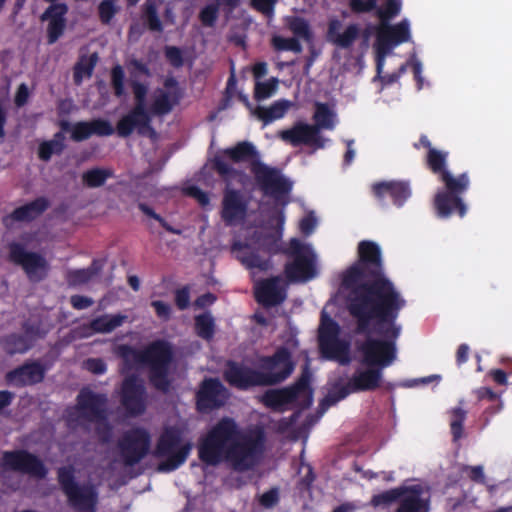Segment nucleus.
Segmentation results:
<instances>
[{
  "label": "nucleus",
  "instance_id": "obj_1",
  "mask_svg": "<svg viewBox=\"0 0 512 512\" xmlns=\"http://www.w3.org/2000/svg\"><path fill=\"white\" fill-rule=\"evenodd\" d=\"M243 162H249L250 171L264 194L280 198L292 190V183L282 175L280 169L261 161L260 153L253 143L240 141L233 147L221 150L211 160V167L226 184L220 216L227 226L243 222L248 215L249 200L241 190L231 187L234 179L242 185L248 179L243 170L236 169L232 165V163Z\"/></svg>",
  "mask_w": 512,
  "mask_h": 512
},
{
  "label": "nucleus",
  "instance_id": "obj_2",
  "mask_svg": "<svg viewBox=\"0 0 512 512\" xmlns=\"http://www.w3.org/2000/svg\"><path fill=\"white\" fill-rule=\"evenodd\" d=\"M266 450L262 428L241 429L231 417L219 419L198 442V458L208 466L228 464L236 472L257 467Z\"/></svg>",
  "mask_w": 512,
  "mask_h": 512
},
{
  "label": "nucleus",
  "instance_id": "obj_3",
  "mask_svg": "<svg viewBox=\"0 0 512 512\" xmlns=\"http://www.w3.org/2000/svg\"><path fill=\"white\" fill-rule=\"evenodd\" d=\"M407 302H391L388 306L374 304L347 305L350 316L356 322L357 334H370L372 331L381 338L368 337L359 346L361 363L381 370L390 366L396 358V340L402 327L397 324L400 312Z\"/></svg>",
  "mask_w": 512,
  "mask_h": 512
},
{
  "label": "nucleus",
  "instance_id": "obj_4",
  "mask_svg": "<svg viewBox=\"0 0 512 512\" xmlns=\"http://www.w3.org/2000/svg\"><path fill=\"white\" fill-rule=\"evenodd\" d=\"M358 261L343 274L342 286L349 291L347 305L406 301L394 283L385 275L379 245L370 240L358 244Z\"/></svg>",
  "mask_w": 512,
  "mask_h": 512
},
{
  "label": "nucleus",
  "instance_id": "obj_5",
  "mask_svg": "<svg viewBox=\"0 0 512 512\" xmlns=\"http://www.w3.org/2000/svg\"><path fill=\"white\" fill-rule=\"evenodd\" d=\"M294 368L291 352L286 347H279L273 355L259 358V369L244 362L228 360L223 377L231 387L247 391L254 387L278 385L290 377Z\"/></svg>",
  "mask_w": 512,
  "mask_h": 512
},
{
  "label": "nucleus",
  "instance_id": "obj_6",
  "mask_svg": "<svg viewBox=\"0 0 512 512\" xmlns=\"http://www.w3.org/2000/svg\"><path fill=\"white\" fill-rule=\"evenodd\" d=\"M352 12L369 13L375 11L380 20L377 28L376 48L378 59L376 68L378 74L382 71L383 62L380 56L388 53L393 47L410 40V28L407 19H403L395 25L389 22L400 14L401 0H349Z\"/></svg>",
  "mask_w": 512,
  "mask_h": 512
},
{
  "label": "nucleus",
  "instance_id": "obj_7",
  "mask_svg": "<svg viewBox=\"0 0 512 512\" xmlns=\"http://www.w3.org/2000/svg\"><path fill=\"white\" fill-rule=\"evenodd\" d=\"M448 152L438 149H430L426 155V166L439 180L444 184V188L438 190L434 197V208L437 216L448 218L457 213L464 217L467 207L462 199V195L470 186L468 173L464 172L458 176H453L447 169Z\"/></svg>",
  "mask_w": 512,
  "mask_h": 512
},
{
  "label": "nucleus",
  "instance_id": "obj_8",
  "mask_svg": "<svg viewBox=\"0 0 512 512\" xmlns=\"http://www.w3.org/2000/svg\"><path fill=\"white\" fill-rule=\"evenodd\" d=\"M120 357L125 360L132 358L135 363L148 369V380L153 388L164 394L171 389V365L174 362L173 345L164 339H156L148 343L143 349L123 344L118 348Z\"/></svg>",
  "mask_w": 512,
  "mask_h": 512
},
{
  "label": "nucleus",
  "instance_id": "obj_9",
  "mask_svg": "<svg viewBox=\"0 0 512 512\" xmlns=\"http://www.w3.org/2000/svg\"><path fill=\"white\" fill-rule=\"evenodd\" d=\"M281 235L265 234L254 243L234 242L232 252L236 253V259L249 270L266 272L272 268L271 257L283 254Z\"/></svg>",
  "mask_w": 512,
  "mask_h": 512
},
{
  "label": "nucleus",
  "instance_id": "obj_10",
  "mask_svg": "<svg viewBox=\"0 0 512 512\" xmlns=\"http://www.w3.org/2000/svg\"><path fill=\"white\" fill-rule=\"evenodd\" d=\"M310 382L311 373L308 367H305L292 385L265 391L261 402L265 407L277 412H284L287 405L294 403H297L300 409H308L313 403V389Z\"/></svg>",
  "mask_w": 512,
  "mask_h": 512
},
{
  "label": "nucleus",
  "instance_id": "obj_11",
  "mask_svg": "<svg viewBox=\"0 0 512 512\" xmlns=\"http://www.w3.org/2000/svg\"><path fill=\"white\" fill-rule=\"evenodd\" d=\"M131 87L134 94L135 105L117 122V134L122 138H127L133 133L134 129H137L139 135H149L152 137L156 132L151 126L152 118L146 108L148 87L138 81H132Z\"/></svg>",
  "mask_w": 512,
  "mask_h": 512
},
{
  "label": "nucleus",
  "instance_id": "obj_12",
  "mask_svg": "<svg viewBox=\"0 0 512 512\" xmlns=\"http://www.w3.org/2000/svg\"><path fill=\"white\" fill-rule=\"evenodd\" d=\"M191 448V443L183 441V433L178 427H165L154 450L156 457L165 458L158 464L157 470L166 473L176 470L186 461Z\"/></svg>",
  "mask_w": 512,
  "mask_h": 512
},
{
  "label": "nucleus",
  "instance_id": "obj_13",
  "mask_svg": "<svg viewBox=\"0 0 512 512\" xmlns=\"http://www.w3.org/2000/svg\"><path fill=\"white\" fill-rule=\"evenodd\" d=\"M57 479L62 492L67 497L68 504L76 512H96L97 488L93 484H79L72 466L58 468Z\"/></svg>",
  "mask_w": 512,
  "mask_h": 512
},
{
  "label": "nucleus",
  "instance_id": "obj_14",
  "mask_svg": "<svg viewBox=\"0 0 512 512\" xmlns=\"http://www.w3.org/2000/svg\"><path fill=\"white\" fill-rule=\"evenodd\" d=\"M283 254L293 259L284 266V275L289 283H303L315 277V255L308 244L292 238Z\"/></svg>",
  "mask_w": 512,
  "mask_h": 512
},
{
  "label": "nucleus",
  "instance_id": "obj_15",
  "mask_svg": "<svg viewBox=\"0 0 512 512\" xmlns=\"http://www.w3.org/2000/svg\"><path fill=\"white\" fill-rule=\"evenodd\" d=\"M108 398L105 394L82 389L77 396L76 408L81 418L96 423V433L102 442L109 441L112 428L107 421Z\"/></svg>",
  "mask_w": 512,
  "mask_h": 512
},
{
  "label": "nucleus",
  "instance_id": "obj_16",
  "mask_svg": "<svg viewBox=\"0 0 512 512\" xmlns=\"http://www.w3.org/2000/svg\"><path fill=\"white\" fill-rule=\"evenodd\" d=\"M340 325L322 312L318 327V347L322 358L348 363L349 343L340 339Z\"/></svg>",
  "mask_w": 512,
  "mask_h": 512
},
{
  "label": "nucleus",
  "instance_id": "obj_17",
  "mask_svg": "<svg viewBox=\"0 0 512 512\" xmlns=\"http://www.w3.org/2000/svg\"><path fill=\"white\" fill-rule=\"evenodd\" d=\"M8 251L9 261L20 266L30 282L38 283L47 277L50 265L44 256L27 251L22 243L15 241L8 244Z\"/></svg>",
  "mask_w": 512,
  "mask_h": 512
},
{
  "label": "nucleus",
  "instance_id": "obj_18",
  "mask_svg": "<svg viewBox=\"0 0 512 512\" xmlns=\"http://www.w3.org/2000/svg\"><path fill=\"white\" fill-rule=\"evenodd\" d=\"M151 445L149 432L141 427L126 431L118 441L120 456L125 466L138 464L148 454Z\"/></svg>",
  "mask_w": 512,
  "mask_h": 512
},
{
  "label": "nucleus",
  "instance_id": "obj_19",
  "mask_svg": "<svg viewBox=\"0 0 512 512\" xmlns=\"http://www.w3.org/2000/svg\"><path fill=\"white\" fill-rule=\"evenodd\" d=\"M0 465L3 470L20 472L37 479H44L48 474L44 462L25 449L4 451Z\"/></svg>",
  "mask_w": 512,
  "mask_h": 512
},
{
  "label": "nucleus",
  "instance_id": "obj_20",
  "mask_svg": "<svg viewBox=\"0 0 512 512\" xmlns=\"http://www.w3.org/2000/svg\"><path fill=\"white\" fill-rule=\"evenodd\" d=\"M146 388L142 379L132 374L125 377L120 388V403L129 416H140L146 410Z\"/></svg>",
  "mask_w": 512,
  "mask_h": 512
},
{
  "label": "nucleus",
  "instance_id": "obj_21",
  "mask_svg": "<svg viewBox=\"0 0 512 512\" xmlns=\"http://www.w3.org/2000/svg\"><path fill=\"white\" fill-rule=\"evenodd\" d=\"M195 398L197 411L207 413L225 404L227 389L218 378H206L201 382Z\"/></svg>",
  "mask_w": 512,
  "mask_h": 512
},
{
  "label": "nucleus",
  "instance_id": "obj_22",
  "mask_svg": "<svg viewBox=\"0 0 512 512\" xmlns=\"http://www.w3.org/2000/svg\"><path fill=\"white\" fill-rule=\"evenodd\" d=\"M278 136L293 147L305 145L322 149L326 142L321 133L317 132L316 127L302 121L296 122L290 129L279 131Z\"/></svg>",
  "mask_w": 512,
  "mask_h": 512
},
{
  "label": "nucleus",
  "instance_id": "obj_23",
  "mask_svg": "<svg viewBox=\"0 0 512 512\" xmlns=\"http://www.w3.org/2000/svg\"><path fill=\"white\" fill-rule=\"evenodd\" d=\"M254 297L265 308L281 305L287 298V289L282 284L281 276L258 280L254 286Z\"/></svg>",
  "mask_w": 512,
  "mask_h": 512
},
{
  "label": "nucleus",
  "instance_id": "obj_24",
  "mask_svg": "<svg viewBox=\"0 0 512 512\" xmlns=\"http://www.w3.org/2000/svg\"><path fill=\"white\" fill-rule=\"evenodd\" d=\"M69 7L66 3L59 5H48L39 19L42 23H46V40L47 44L56 43L65 33L67 28V14Z\"/></svg>",
  "mask_w": 512,
  "mask_h": 512
},
{
  "label": "nucleus",
  "instance_id": "obj_25",
  "mask_svg": "<svg viewBox=\"0 0 512 512\" xmlns=\"http://www.w3.org/2000/svg\"><path fill=\"white\" fill-rule=\"evenodd\" d=\"M46 374V367L39 361H26L22 365L8 371L5 381L15 387L32 386L41 383Z\"/></svg>",
  "mask_w": 512,
  "mask_h": 512
},
{
  "label": "nucleus",
  "instance_id": "obj_26",
  "mask_svg": "<svg viewBox=\"0 0 512 512\" xmlns=\"http://www.w3.org/2000/svg\"><path fill=\"white\" fill-rule=\"evenodd\" d=\"M371 191L380 203L384 204L386 197H389L397 207H402L412 194L410 183L404 180L376 182L372 184Z\"/></svg>",
  "mask_w": 512,
  "mask_h": 512
},
{
  "label": "nucleus",
  "instance_id": "obj_27",
  "mask_svg": "<svg viewBox=\"0 0 512 512\" xmlns=\"http://www.w3.org/2000/svg\"><path fill=\"white\" fill-rule=\"evenodd\" d=\"M114 128L108 120L97 118L91 121H79L72 125L71 139L75 142L87 140L92 135L110 136Z\"/></svg>",
  "mask_w": 512,
  "mask_h": 512
},
{
  "label": "nucleus",
  "instance_id": "obj_28",
  "mask_svg": "<svg viewBox=\"0 0 512 512\" xmlns=\"http://www.w3.org/2000/svg\"><path fill=\"white\" fill-rule=\"evenodd\" d=\"M342 22L338 19H331L328 23V39L338 48L348 50L360 36L358 24H349L343 32H340Z\"/></svg>",
  "mask_w": 512,
  "mask_h": 512
},
{
  "label": "nucleus",
  "instance_id": "obj_29",
  "mask_svg": "<svg viewBox=\"0 0 512 512\" xmlns=\"http://www.w3.org/2000/svg\"><path fill=\"white\" fill-rule=\"evenodd\" d=\"M382 371L374 366H367L364 370L358 369L349 379V387L355 392L374 391L380 387Z\"/></svg>",
  "mask_w": 512,
  "mask_h": 512
},
{
  "label": "nucleus",
  "instance_id": "obj_30",
  "mask_svg": "<svg viewBox=\"0 0 512 512\" xmlns=\"http://www.w3.org/2000/svg\"><path fill=\"white\" fill-rule=\"evenodd\" d=\"M50 206L47 198L41 196L20 207L15 208L9 215L4 217L3 222H31L42 215Z\"/></svg>",
  "mask_w": 512,
  "mask_h": 512
},
{
  "label": "nucleus",
  "instance_id": "obj_31",
  "mask_svg": "<svg viewBox=\"0 0 512 512\" xmlns=\"http://www.w3.org/2000/svg\"><path fill=\"white\" fill-rule=\"evenodd\" d=\"M403 491L395 512H429V503L422 498L420 485L403 486Z\"/></svg>",
  "mask_w": 512,
  "mask_h": 512
},
{
  "label": "nucleus",
  "instance_id": "obj_32",
  "mask_svg": "<svg viewBox=\"0 0 512 512\" xmlns=\"http://www.w3.org/2000/svg\"><path fill=\"white\" fill-rule=\"evenodd\" d=\"M127 315L123 314H103L92 319L89 324L83 325L81 329L85 332L82 334L84 337L91 336L95 333H111L118 327L122 326L127 320Z\"/></svg>",
  "mask_w": 512,
  "mask_h": 512
},
{
  "label": "nucleus",
  "instance_id": "obj_33",
  "mask_svg": "<svg viewBox=\"0 0 512 512\" xmlns=\"http://www.w3.org/2000/svg\"><path fill=\"white\" fill-rule=\"evenodd\" d=\"M0 346L7 355L13 356L29 351L32 348V341L23 334L10 333L0 338Z\"/></svg>",
  "mask_w": 512,
  "mask_h": 512
},
{
  "label": "nucleus",
  "instance_id": "obj_34",
  "mask_svg": "<svg viewBox=\"0 0 512 512\" xmlns=\"http://www.w3.org/2000/svg\"><path fill=\"white\" fill-rule=\"evenodd\" d=\"M66 137L62 131L56 132L50 140L42 141L38 146V158L41 161H50L53 155H61L66 148Z\"/></svg>",
  "mask_w": 512,
  "mask_h": 512
},
{
  "label": "nucleus",
  "instance_id": "obj_35",
  "mask_svg": "<svg viewBox=\"0 0 512 512\" xmlns=\"http://www.w3.org/2000/svg\"><path fill=\"white\" fill-rule=\"evenodd\" d=\"M291 105V101L281 99L275 101L269 107L258 106L255 110V114L264 123V125H267L275 120L283 118Z\"/></svg>",
  "mask_w": 512,
  "mask_h": 512
},
{
  "label": "nucleus",
  "instance_id": "obj_36",
  "mask_svg": "<svg viewBox=\"0 0 512 512\" xmlns=\"http://www.w3.org/2000/svg\"><path fill=\"white\" fill-rule=\"evenodd\" d=\"M181 93L178 89L174 92H161L157 95L151 105V113L158 116H163L170 113L173 107L179 103Z\"/></svg>",
  "mask_w": 512,
  "mask_h": 512
},
{
  "label": "nucleus",
  "instance_id": "obj_37",
  "mask_svg": "<svg viewBox=\"0 0 512 512\" xmlns=\"http://www.w3.org/2000/svg\"><path fill=\"white\" fill-rule=\"evenodd\" d=\"M335 117L336 114L327 103L316 102L313 114L314 124L311 125L317 128L318 133H320L321 129L333 130L335 127Z\"/></svg>",
  "mask_w": 512,
  "mask_h": 512
},
{
  "label": "nucleus",
  "instance_id": "obj_38",
  "mask_svg": "<svg viewBox=\"0 0 512 512\" xmlns=\"http://www.w3.org/2000/svg\"><path fill=\"white\" fill-rule=\"evenodd\" d=\"M142 19L151 32H163L164 27L158 15L157 0H145L142 6Z\"/></svg>",
  "mask_w": 512,
  "mask_h": 512
},
{
  "label": "nucleus",
  "instance_id": "obj_39",
  "mask_svg": "<svg viewBox=\"0 0 512 512\" xmlns=\"http://www.w3.org/2000/svg\"><path fill=\"white\" fill-rule=\"evenodd\" d=\"M98 61L96 53L89 57L82 56L73 68V80L76 85H80L84 77H91L93 70Z\"/></svg>",
  "mask_w": 512,
  "mask_h": 512
},
{
  "label": "nucleus",
  "instance_id": "obj_40",
  "mask_svg": "<svg viewBox=\"0 0 512 512\" xmlns=\"http://www.w3.org/2000/svg\"><path fill=\"white\" fill-rule=\"evenodd\" d=\"M287 26L297 39H303L308 43L313 41V32L306 19L299 16H292L288 19Z\"/></svg>",
  "mask_w": 512,
  "mask_h": 512
},
{
  "label": "nucleus",
  "instance_id": "obj_41",
  "mask_svg": "<svg viewBox=\"0 0 512 512\" xmlns=\"http://www.w3.org/2000/svg\"><path fill=\"white\" fill-rule=\"evenodd\" d=\"M113 177V171L106 168H92L85 171L82 181L89 188H98L105 184L108 178Z\"/></svg>",
  "mask_w": 512,
  "mask_h": 512
},
{
  "label": "nucleus",
  "instance_id": "obj_42",
  "mask_svg": "<svg viewBox=\"0 0 512 512\" xmlns=\"http://www.w3.org/2000/svg\"><path fill=\"white\" fill-rule=\"evenodd\" d=\"M195 331L200 338L207 341L211 340L215 334L213 317L209 313L195 316Z\"/></svg>",
  "mask_w": 512,
  "mask_h": 512
},
{
  "label": "nucleus",
  "instance_id": "obj_43",
  "mask_svg": "<svg viewBox=\"0 0 512 512\" xmlns=\"http://www.w3.org/2000/svg\"><path fill=\"white\" fill-rule=\"evenodd\" d=\"M450 431L454 442L459 441L463 437L464 422L467 418V411L461 407H454L450 411Z\"/></svg>",
  "mask_w": 512,
  "mask_h": 512
},
{
  "label": "nucleus",
  "instance_id": "obj_44",
  "mask_svg": "<svg viewBox=\"0 0 512 512\" xmlns=\"http://www.w3.org/2000/svg\"><path fill=\"white\" fill-rule=\"evenodd\" d=\"M403 492V486H400L375 494L371 498V505L379 507L390 505L393 502H398L403 495Z\"/></svg>",
  "mask_w": 512,
  "mask_h": 512
},
{
  "label": "nucleus",
  "instance_id": "obj_45",
  "mask_svg": "<svg viewBox=\"0 0 512 512\" xmlns=\"http://www.w3.org/2000/svg\"><path fill=\"white\" fill-rule=\"evenodd\" d=\"M271 44L276 51H292L297 54L302 52V45L296 37L285 38L275 35L271 39Z\"/></svg>",
  "mask_w": 512,
  "mask_h": 512
},
{
  "label": "nucleus",
  "instance_id": "obj_46",
  "mask_svg": "<svg viewBox=\"0 0 512 512\" xmlns=\"http://www.w3.org/2000/svg\"><path fill=\"white\" fill-rule=\"evenodd\" d=\"M22 330L24 336L28 337L32 341V345L39 338H44L47 331L42 327V321L40 319H28L22 323Z\"/></svg>",
  "mask_w": 512,
  "mask_h": 512
},
{
  "label": "nucleus",
  "instance_id": "obj_47",
  "mask_svg": "<svg viewBox=\"0 0 512 512\" xmlns=\"http://www.w3.org/2000/svg\"><path fill=\"white\" fill-rule=\"evenodd\" d=\"M278 86V79L272 77L265 82H257L254 88V97L256 100H265L273 95Z\"/></svg>",
  "mask_w": 512,
  "mask_h": 512
},
{
  "label": "nucleus",
  "instance_id": "obj_48",
  "mask_svg": "<svg viewBox=\"0 0 512 512\" xmlns=\"http://www.w3.org/2000/svg\"><path fill=\"white\" fill-rule=\"evenodd\" d=\"M119 8L115 4V0H102L98 5L99 20L103 25H109Z\"/></svg>",
  "mask_w": 512,
  "mask_h": 512
},
{
  "label": "nucleus",
  "instance_id": "obj_49",
  "mask_svg": "<svg viewBox=\"0 0 512 512\" xmlns=\"http://www.w3.org/2000/svg\"><path fill=\"white\" fill-rule=\"evenodd\" d=\"M138 209L144 213L146 216L153 218L156 220L167 232L175 235H180L182 231L180 229L174 228L171 226L160 214L156 213L153 208H151L146 203L140 202L138 203Z\"/></svg>",
  "mask_w": 512,
  "mask_h": 512
},
{
  "label": "nucleus",
  "instance_id": "obj_50",
  "mask_svg": "<svg viewBox=\"0 0 512 512\" xmlns=\"http://www.w3.org/2000/svg\"><path fill=\"white\" fill-rule=\"evenodd\" d=\"M125 73L121 65L117 64L111 69V85L116 97L125 95Z\"/></svg>",
  "mask_w": 512,
  "mask_h": 512
},
{
  "label": "nucleus",
  "instance_id": "obj_51",
  "mask_svg": "<svg viewBox=\"0 0 512 512\" xmlns=\"http://www.w3.org/2000/svg\"><path fill=\"white\" fill-rule=\"evenodd\" d=\"M96 270L91 268L72 270L68 273V281L72 285H82L88 283L96 274Z\"/></svg>",
  "mask_w": 512,
  "mask_h": 512
},
{
  "label": "nucleus",
  "instance_id": "obj_52",
  "mask_svg": "<svg viewBox=\"0 0 512 512\" xmlns=\"http://www.w3.org/2000/svg\"><path fill=\"white\" fill-rule=\"evenodd\" d=\"M166 60L174 68H180L184 65V58L182 50L176 46H166L164 48Z\"/></svg>",
  "mask_w": 512,
  "mask_h": 512
},
{
  "label": "nucleus",
  "instance_id": "obj_53",
  "mask_svg": "<svg viewBox=\"0 0 512 512\" xmlns=\"http://www.w3.org/2000/svg\"><path fill=\"white\" fill-rule=\"evenodd\" d=\"M280 500L279 489L277 487H273L270 490L264 492L260 498L259 503L262 507L266 509H270L275 507Z\"/></svg>",
  "mask_w": 512,
  "mask_h": 512
},
{
  "label": "nucleus",
  "instance_id": "obj_54",
  "mask_svg": "<svg viewBox=\"0 0 512 512\" xmlns=\"http://www.w3.org/2000/svg\"><path fill=\"white\" fill-rule=\"evenodd\" d=\"M175 305L181 311L186 310L190 305V286L185 285L175 291Z\"/></svg>",
  "mask_w": 512,
  "mask_h": 512
},
{
  "label": "nucleus",
  "instance_id": "obj_55",
  "mask_svg": "<svg viewBox=\"0 0 512 512\" xmlns=\"http://www.w3.org/2000/svg\"><path fill=\"white\" fill-rule=\"evenodd\" d=\"M461 471L463 473H466L468 478L473 482L480 483V484L486 483L484 469H483V466H481V465H477V466L464 465L462 467Z\"/></svg>",
  "mask_w": 512,
  "mask_h": 512
},
{
  "label": "nucleus",
  "instance_id": "obj_56",
  "mask_svg": "<svg viewBox=\"0 0 512 512\" xmlns=\"http://www.w3.org/2000/svg\"><path fill=\"white\" fill-rule=\"evenodd\" d=\"M84 367L95 375H102L107 370L105 361L101 358H89L85 361Z\"/></svg>",
  "mask_w": 512,
  "mask_h": 512
},
{
  "label": "nucleus",
  "instance_id": "obj_57",
  "mask_svg": "<svg viewBox=\"0 0 512 512\" xmlns=\"http://www.w3.org/2000/svg\"><path fill=\"white\" fill-rule=\"evenodd\" d=\"M351 393H355V391L349 387L348 380L345 385L339 387L336 391H334L332 394L326 397L325 402H327L328 405L335 404L338 401L346 398Z\"/></svg>",
  "mask_w": 512,
  "mask_h": 512
},
{
  "label": "nucleus",
  "instance_id": "obj_58",
  "mask_svg": "<svg viewBox=\"0 0 512 512\" xmlns=\"http://www.w3.org/2000/svg\"><path fill=\"white\" fill-rule=\"evenodd\" d=\"M217 8L214 5L205 6L199 14V18L203 25L213 26L217 19Z\"/></svg>",
  "mask_w": 512,
  "mask_h": 512
},
{
  "label": "nucleus",
  "instance_id": "obj_59",
  "mask_svg": "<svg viewBox=\"0 0 512 512\" xmlns=\"http://www.w3.org/2000/svg\"><path fill=\"white\" fill-rule=\"evenodd\" d=\"M151 306L154 308L156 315L162 320H168L171 317V307L169 304L161 301L154 300L151 302Z\"/></svg>",
  "mask_w": 512,
  "mask_h": 512
},
{
  "label": "nucleus",
  "instance_id": "obj_60",
  "mask_svg": "<svg viewBox=\"0 0 512 512\" xmlns=\"http://www.w3.org/2000/svg\"><path fill=\"white\" fill-rule=\"evenodd\" d=\"M278 0H251L252 6L263 14H271Z\"/></svg>",
  "mask_w": 512,
  "mask_h": 512
},
{
  "label": "nucleus",
  "instance_id": "obj_61",
  "mask_svg": "<svg viewBox=\"0 0 512 512\" xmlns=\"http://www.w3.org/2000/svg\"><path fill=\"white\" fill-rule=\"evenodd\" d=\"M70 303L74 309L83 310L93 305V300L83 295L71 296Z\"/></svg>",
  "mask_w": 512,
  "mask_h": 512
},
{
  "label": "nucleus",
  "instance_id": "obj_62",
  "mask_svg": "<svg viewBox=\"0 0 512 512\" xmlns=\"http://www.w3.org/2000/svg\"><path fill=\"white\" fill-rule=\"evenodd\" d=\"M216 300L217 297L213 293L207 292L196 298L194 301V307L197 309H204L214 304Z\"/></svg>",
  "mask_w": 512,
  "mask_h": 512
},
{
  "label": "nucleus",
  "instance_id": "obj_63",
  "mask_svg": "<svg viewBox=\"0 0 512 512\" xmlns=\"http://www.w3.org/2000/svg\"><path fill=\"white\" fill-rule=\"evenodd\" d=\"M29 98V90L25 83H21L16 91L14 102L17 107L24 106Z\"/></svg>",
  "mask_w": 512,
  "mask_h": 512
},
{
  "label": "nucleus",
  "instance_id": "obj_64",
  "mask_svg": "<svg viewBox=\"0 0 512 512\" xmlns=\"http://www.w3.org/2000/svg\"><path fill=\"white\" fill-rule=\"evenodd\" d=\"M478 400H489L494 402L498 399V395L489 387H480L475 391Z\"/></svg>",
  "mask_w": 512,
  "mask_h": 512
}]
</instances>
